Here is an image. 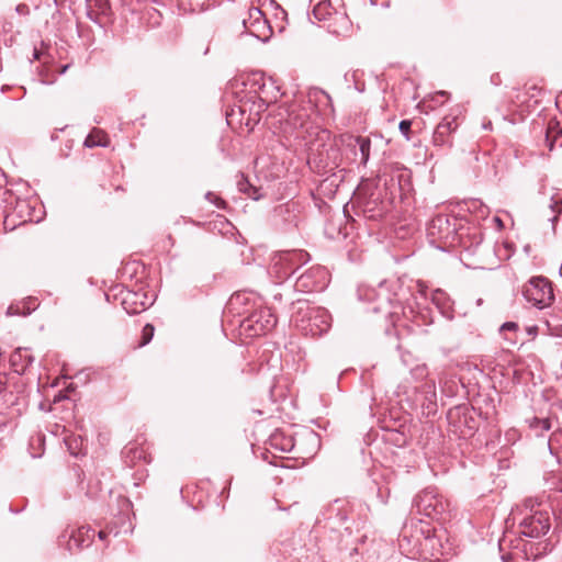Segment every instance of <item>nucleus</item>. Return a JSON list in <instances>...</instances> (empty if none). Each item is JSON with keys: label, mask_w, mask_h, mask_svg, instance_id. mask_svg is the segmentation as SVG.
<instances>
[{"label": "nucleus", "mask_w": 562, "mask_h": 562, "mask_svg": "<svg viewBox=\"0 0 562 562\" xmlns=\"http://www.w3.org/2000/svg\"><path fill=\"white\" fill-rule=\"evenodd\" d=\"M7 378L5 374L0 373V394L5 390Z\"/></svg>", "instance_id": "nucleus-31"}, {"label": "nucleus", "mask_w": 562, "mask_h": 562, "mask_svg": "<svg viewBox=\"0 0 562 562\" xmlns=\"http://www.w3.org/2000/svg\"><path fill=\"white\" fill-rule=\"evenodd\" d=\"M435 542H436L435 537H429V536L425 537V546L430 544L431 547H434Z\"/></svg>", "instance_id": "nucleus-32"}, {"label": "nucleus", "mask_w": 562, "mask_h": 562, "mask_svg": "<svg viewBox=\"0 0 562 562\" xmlns=\"http://www.w3.org/2000/svg\"><path fill=\"white\" fill-rule=\"evenodd\" d=\"M530 430L537 437H542L547 431L551 429V420L549 418L532 417L527 420Z\"/></svg>", "instance_id": "nucleus-18"}, {"label": "nucleus", "mask_w": 562, "mask_h": 562, "mask_svg": "<svg viewBox=\"0 0 562 562\" xmlns=\"http://www.w3.org/2000/svg\"><path fill=\"white\" fill-rule=\"evenodd\" d=\"M458 128V123L456 117L446 116L442 121L437 125L434 135L432 143L435 146H446L451 145L450 135Z\"/></svg>", "instance_id": "nucleus-12"}, {"label": "nucleus", "mask_w": 562, "mask_h": 562, "mask_svg": "<svg viewBox=\"0 0 562 562\" xmlns=\"http://www.w3.org/2000/svg\"><path fill=\"white\" fill-rule=\"evenodd\" d=\"M496 224L502 225V221L499 218H496Z\"/></svg>", "instance_id": "nucleus-41"}, {"label": "nucleus", "mask_w": 562, "mask_h": 562, "mask_svg": "<svg viewBox=\"0 0 562 562\" xmlns=\"http://www.w3.org/2000/svg\"><path fill=\"white\" fill-rule=\"evenodd\" d=\"M286 123L291 126H293L294 128H302L305 126V122L303 120V116L301 114H296L294 112V110H292L289 114H288V120H286Z\"/></svg>", "instance_id": "nucleus-23"}, {"label": "nucleus", "mask_w": 562, "mask_h": 562, "mask_svg": "<svg viewBox=\"0 0 562 562\" xmlns=\"http://www.w3.org/2000/svg\"><path fill=\"white\" fill-rule=\"evenodd\" d=\"M68 68H69V65H65V66H63V67L60 68L59 74H60V75H64V74L67 71V69H68Z\"/></svg>", "instance_id": "nucleus-35"}, {"label": "nucleus", "mask_w": 562, "mask_h": 562, "mask_svg": "<svg viewBox=\"0 0 562 562\" xmlns=\"http://www.w3.org/2000/svg\"><path fill=\"white\" fill-rule=\"evenodd\" d=\"M328 282V272L324 267L308 268L295 281V289L301 292H314L323 290Z\"/></svg>", "instance_id": "nucleus-8"}, {"label": "nucleus", "mask_w": 562, "mask_h": 562, "mask_svg": "<svg viewBox=\"0 0 562 562\" xmlns=\"http://www.w3.org/2000/svg\"><path fill=\"white\" fill-rule=\"evenodd\" d=\"M98 535H99V538H100V539H103V538L105 537V535H106V533H105L104 531H102V530H101V531H99V533H98Z\"/></svg>", "instance_id": "nucleus-36"}, {"label": "nucleus", "mask_w": 562, "mask_h": 562, "mask_svg": "<svg viewBox=\"0 0 562 562\" xmlns=\"http://www.w3.org/2000/svg\"><path fill=\"white\" fill-rule=\"evenodd\" d=\"M555 206H557V207L559 206V203H558V202H554V205H551V207H552V209H553V207H555Z\"/></svg>", "instance_id": "nucleus-40"}, {"label": "nucleus", "mask_w": 562, "mask_h": 562, "mask_svg": "<svg viewBox=\"0 0 562 562\" xmlns=\"http://www.w3.org/2000/svg\"><path fill=\"white\" fill-rule=\"evenodd\" d=\"M445 292H442L441 290H436L434 293H432V302L436 304V305H440L443 300H445Z\"/></svg>", "instance_id": "nucleus-28"}, {"label": "nucleus", "mask_w": 562, "mask_h": 562, "mask_svg": "<svg viewBox=\"0 0 562 562\" xmlns=\"http://www.w3.org/2000/svg\"><path fill=\"white\" fill-rule=\"evenodd\" d=\"M128 451L133 453V458H143L144 451L142 449L131 448Z\"/></svg>", "instance_id": "nucleus-30"}, {"label": "nucleus", "mask_w": 562, "mask_h": 562, "mask_svg": "<svg viewBox=\"0 0 562 562\" xmlns=\"http://www.w3.org/2000/svg\"><path fill=\"white\" fill-rule=\"evenodd\" d=\"M411 374L415 380H424L428 375L426 364H417L411 370Z\"/></svg>", "instance_id": "nucleus-25"}, {"label": "nucleus", "mask_w": 562, "mask_h": 562, "mask_svg": "<svg viewBox=\"0 0 562 562\" xmlns=\"http://www.w3.org/2000/svg\"><path fill=\"white\" fill-rule=\"evenodd\" d=\"M211 1H212V0H190L191 5L193 7V9H196V8H204L205 5H209V3H210Z\"/></svg>", "instance_id": "nucleus-29"}, {"label": "nucleus", "mask_w": 562, "mask_h": 562, "mask_svg": "<svg viewBox=\"0 0 562 562\" xmlns=\"http://www.w3.org/2000/svg\"><path fill=\"white\" fill-rule=\"evenodd\" d=\"M243 24L247 33L258 40L267 41L271 34L268 20L257 7L249 8L248 18L243 20Z\"/></svg>", "instance_id": "nucleus-9"}, {"label": "nucleus", "mask_w": 562, "mask_h": 562, "mask_svg": "<svg viewBox=\"0 0 562 562\" xmlns=\"http://www.w3.org/2000/svg\"><path fill=\"white\" fill-rule=\"evenodd\" d=\"M41 56H42V52L37 48H34L33 59H41Z\"/></svg>", "instance_id": "nucleus-33"}, {"label": "nucleus", "mask_w": 562, "mask_h": 562, "mask_svg": "<svg viewBox=\"0 0 562 562\" xmlns=\"http://www.w3.org/2000/svg\"><path fill=\"white\" fill-rule=\"evenodd\" d=\"M338 0H321L314 5L313 16L323 22L329 33L344 35L350 31L351 23L345 12L339 11Z\"/></svg>", "instance_id": "nucleus-2"}, {"label": "nucleus", "mask_w": 562, "mask_h": 562, "mask_svg": "<svg viewBox=\"0 0 562 562\" xmlns=\"http://www.w3.org/2000/svg\"><path fill=\"white\" fill-rule=\"evenodd\" d=\"M277 324V317L270 308L255 311L247 319V328L254 335H263Z\"/></svg>", "instance_id": "nucleus-10"}, {"label": "nucleus", "mask_w": 562, "mask_h": 562, "mask_svg": "<svg viewBox=\"0 0 562 562\" xmlns=\"http://www.w3.org/2000/svg\"><path fill=\"white\" fill-rule=\"evenodd\" d=\"M294 323L303 335L318 337L330 328L331 316L324 307L300 303L294 316Z\"/></svg>", "instance_id": "nucleus-1"}, {"label": "nucleus", "mask_w": 562, "mask_h": 562, "mask_svg": "<svg viewBox=\"0 0 562 562\" xmlns=\"http://www.w3.org/2000/svg\"><path fill=\"white\" fill-rule=\"evenodd\" d=\"M312 438H313L314 440H317V438H316V436H315L314 434H312Z\"/></svg>", "instance_id": "nucleus-44"}, {"label": "nucleus", "mask_w": 562, "mask_h": 562, "mask_svg": "<svg viewBox=\"0 0 562 562\" xmlns=\"http://www.w3.org/2000/svg\"><path fill=\"white\" fill-rule=\"evenodd\" d=\"M205 198L213 204L216 205V207L218 209H225L226 206V202L221 199L220 196H217L216 194H214L213 192H207L205 194Z\"/></svg>", "instance_id": "nucleus-26"}, {"label": "nucleus", "mask_w": 562, "mask_h": 562, "mask_svg": "<svg viewBox=\"0 0 562 562\" xmlns=\"http://www.w3.org/2000/svg\"><path fill=\"white\" fill-rule=\"evenodd\" d=\"M517 330H518V324L515 322H506L499 328V331H501V334L504 335V338L513 345L515 344V337L507 336V331H510L515 335Z\"/></svg>", "instance_id": "nucleus-22"}, {"label": "nucleus", "mask_w": 562, "mask_h": 562, "mask_svg": "<svg viewBox=\"0 0 562 562\" xmlns=\"http://www.w3.org/2000/svg\"><path fill=\"white\" fill-rule=\"evenodd\" d=\"M537 326L528 327L527 331L529 335H535L537 333Z\"/></svg>", "instance_id": "nucleus-34"}, {"label": "nucleus", "mask_w": 562, "mask_h": 562, "mask_svg": "<svg viewBox=\"0 0 562 562\" xmlns=\"http://www.w3.org/2000/svg\"><path fill=\"white\" fill-rule=\"evenodd\" d=\"M561 134H562V128L560 127V123L555 120H551L548 124L547 134H546V142L549 147V150L553 149L555 139Z\"/></svg>", "instance_id": "nucleus-19"}, {"label": "nucleus", "mask_w": 562, "mask_h": 562, "mask_svg": "<svg viewBox=\"0 0 562 562\" xmlns=\"http://www.w3.org/2000/svg\"><path fill=\"white\" fill-rule=\"evenodd\" d=\"M34 358L30 355L27 349L19 348L10 357V361L15 372L22 373L32 364Z\"/></svg>", "instance_id": "nucleus-14"}, {"label": "nucleus", "mask_w": 562, "mask_h": 562, "mask_svg": "<svg viewBox=\"0 0 562 562\" xmlns=\"http://www.w3.org/2000/svg\"><path fill=\"white\" fill-rule=\"evenodd\" d=\"M548 449L552 456L559 457L562 449V429L551 434L548 440Z\"/></svg>", "instance_id": "nucleus-20"}, {"label": "nucleus", "mask_w": 562, "mask_h": 562, "mask_svg": "<svg viewBox=\"0 0 562 562\" xmlns=\"http://www.w3.org/2000/svg\"><path fill=\"white\" fill-rule=\"evenodd\" d=\"M527 302L539 310L549 307L554 301L552 283L544 277H532L522 289Z\"/></svg>", "instance_id": "nucleus-5"}, {"label": "nucleus", "mask_w": 562, "mask_h": 562, "mask_svg": "<svg viewBox=\"0 0 562 562\" xmlns=\"http://www.w3.org/2000/svg\"><path fill=\"white\" fill-rule=\"evenodd\" d=\"M412 122L408 120H403L400 122L398 128L402 135L409 140V132H411Z\"/></svg>", "instance_id": "nucleus-27"}, {"label": "nucleus", "mask_w": 562, "mask_h": 562, "mask_svg": "<svg viewBox=\"0 0 562 562\" xmlns=\"http://www.w3.org/2000/svg\"><path fill=\"white\" fill-rule=\"evenodd\" d=\"M154 331H155V328L151 324H146L144 327H143V330H142V341L139 344L140 347L147 345L150 342V340L153 339L154 337Z\"/></svg>", "instance_id": "nucleus-24"}, {"label": "nucleus", "mask_w": 562, "mask_h": 562, "mask_svg": "<svg viewBox=\"0 0 562 562\" xmlns=\"http://www.w3.org/2000/svg\"><path fill=\"white\" fill-rule=\"evenodd\" d=\"M457 220L447 215L435 216L427 226V236L431 244L440 243L439 248L453 245L457 238Z\"/></svg>", "instance_id": "nucleus-7"}, {"label": "nucleus", "mask_w": 562, "mask_h": 562, "mask_svg": "<svg viewBox=\"0 0 562 562\" xmlns=\"http://www.w3.org/2000/svg\"><path fill=\"white\" fill-rule=\"evenodd\" d=\"M238 189L240 192L247 194L252 200H259L261 198L260 194H258V188L250 184L247 178L241 177V179L237 182Z\"/></svg>", "instance_id": "nucleus-21"}, {"label": "nucleus", "mask_w": 562, "mask_h": 562, "mask_svg": "<svg viewBox=\"0 0 562 562\" xmlns=\"http://www.w3.org/2000/svg\"><path fill=\"white\" fill-rule=\"evenodd\" d=\"M424 387H425V390L423 392L424 393V400H423L422 405L424 407H426L428 414H430V413L436 412V407H437V404H436V398H437L436 386H435L434 382H430V383L425 384Z\"/></svg>", "instance_id": "nucleus-16"}, {"label": "nucleus", "mask_w": 562, "mask_h": 562, "mask_svg": "<svg viewBox=\"0 0 562 562\" xmlns=\"http://www.w3.org/2000/svg\"><path fill=\"white\" fill-rule=\"evenodd\" d=\"M310 260V255L301 249L277 254L272 258L271 273L279 282L289 279L294 272Z\"/></svg>", "instance_id": "nucleus-4"}, {"label": "nucleus", "mask_w": 562, "mask_h": 562, "mask_svg": "<svg viewBox=\"0 0 562 562\" xmlns=\"http://www.w3.org/2000/svg\"><path fill=\"white\" fill-rule=\"evenodd\" d=\"M94 536L95 531L91 527L82 526L77 530H74L69 536V550L89 547L92 543Z\"/></svg>", "instance_id": "nucleus-13"}, {"label": "nucleus", "mask_w": 562, "mask_h": 562, "mask_svg": "<svg viewBox=\"0 0 562 562\" xmlns=\"http://www.w3.org/2000/svg\"><path fill=\"white\" fill-rule=\"evenodd\" d=\"M150 304L145 293L126 291L122 296V306L130 315L144 312Z\"/></svg>", "instance_id": "nucleus-11"}, {"label": "nucleus", "mask_w": 562, "mask_h": 562, "mask_svg": "<svg viewBox=\"0 0 562 562\" xmlns=\"http://www.w3.org/2000/svg\"><path fill=\"white\" fill-rule=\"evenodd\" d=\"M439 94L440 95H446V92L445 91H440Z\"/></svg>", "instance_id": "nucleus-43"}, {"label": "nucleus", "mask_w": 562, "mask_h": 562, "mask_svg": "<svg viewBox=\"0 0 562 562\" xmlns=\"http://www.w3.org/2000/svg\"><path fill=\"white\" fill-rule=\"evenodd\" d=\"M526 508H530V513L520 520V533L529 538H539L544 536L550 529V515L546 509L535 508L531 502H526Z\"/></svg>", "instance_id": "nucleus-6"}, {"label": "nucleus", "mask_w": 562, "mask_h": 562, "mask_svg": "<svg viewBox=\"0 0 562 562\" xmlns=\"http://www.w3.org/2000/svg\"><path fill=\"white\" fill-rule=\"evenodd\" d=\"M349 139H350V143L348 144L349 146H356V145L359 146V151H360V156H361L360 161L362 165H366L370 158V148H371L370 138L363 137V136H357V137L350 136Z\"/></svg>", "instance_id": "nucleus-15"}, {"label": "nucleus", "mask_w": 562, "mask_h": 562, "mask_svg": "<svg viewBox=\"0 0 562 562\" xmlns=\"http://www.w3.org/2000/svg\"><path fill=\"white\" fill-rule=\"evenodd\" d=\"M83 145L88 148L108 146L106 134L98 128H93L86 137Z\"/></svg>", "instance_id": "nucleus-17"}, {"label": "nucleus", "mask_w": 562, "mask_h": 562, "mask_svg": "<svg viewBox=\"0 0 562 562\" xmlns=\"http://www.w3.org/2000/svg\"><path fill=\"white\" fill-rule=\"evenodd\" d=\"M557 218H558V215L555 214V215L551 218V221H552V222H554V221H557Z\"/></svg>", "instance_id": "nucleus-39"}, {"label": "nucleus", "mask_w": 562, "mask_h": 562, "mask_svg": "<svg viewBox=\"0 0 562 562\" xmlns=\"http://www.w3.org/2000/svg\"><path fill=\"white\" fill-rule=\"evenodd\" d=\"M413 506L418 514L431 519H445L450 510V503L432 487H427L417 494Z\"/></svg>", "instance_id": "nucleus-3"}, {"label": "nucleus", "mask_w": 562, "mask_h": 562, "mask_svg": "<svg viewBox=\"0 0 562 562\" xmlns=\"http://www.w3.org/2000/svg\"><path fill=\"white\" fill-rule=\"evenodd\" d=\"M384 284H385V282H381L380 285H379L380 289H382L384 286Z\"/></svg>", "instance_id": "nucleus-42"}, {"label": "nucleus", "mask_w": 562, "mask_h": 562, "mask_svg": "<svg viewBox=\"0 0 562 562\" xmlns=\"http://www.w3.org/2000/svg\"><path fill=\"white\" fill-rule=\"evenodd\" d=\"M106 9H108V5L105 3L104 7H101L102 13H105Z\"/></svg>", "instance_id": "nucleus-37"}, {"label": "nucleus", "mask_w": 562, "mask_h": 562, "mask_svg": "<svg viewBox=\"0 0 562 562\" xmlns=\"http://www.w3.org/2000/svg\"><path fill=\"white\" fill-rule=\"evenodd\" d=\"M260 102L261 104L259 105V108H261L262 105H266V101L260 97Z\"/></svg>", "instance_id": "nucleus-38"}]
</instances>
